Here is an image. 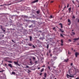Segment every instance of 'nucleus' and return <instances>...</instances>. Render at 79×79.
<instances>
[{
	"label": "nucleus",
	"instance_id": "obj_1",
	"mask_svg": "<svg viewBox=\"0 0 79 79\" xmlns=\"http://www.w3.org/2000/svg\"><path fill=\"white\" fill-rule=\"evenodd\" d=\"M66 76L67 78H69V77H74V76L73 75H69L68 74H67L66 75Z\"/></svg>",
	"mask_w": 79,
	"mask_h": 79
},
{
	"label": "nucleus",
	"instance_id": "obj_2",
	"mask_svg": "<svg viewBox=\"0 0 79 79\" xmlns=\"http://www.w3.org/2000/svg\"><path fill=\"white\" fill-rule=\"evenodd\" d=\"M0 26H1V29H2V31L3 32H5V30L3 28V27H2V26L1 25Z\"/></svg>",
	"mask_w": 79,
	"mask_h": 79
},
{
	"label": "nucleus",
	"instance_id": "obj_3",
	"mask_svg": "<svg viewBox=\"0 0 79 79\" xmlns=\"http://www.w3.org/2000/svg\"><path fill=\"white\" fill-rule=\"evenodd\" d=\"M14 63L16 64V65H17V66H20V65L18 64V62L17 61V62H16L15 61L14 62Z\"/></svg>",
	"mask_w": 79,
	"mask_h": 79
},
{
	"label": "nucleus",
	"instance_id": "obj_4",
	"mask_svg": "<svg viewBox=\"0 0 79 79\" xmlns=\"http://www.w3.org/2000/svg\"><path fill=\"white\" fill-rule=\"evenodd\" d=\"M38 1H39V0H34L33 2H31V4H32V3H36V2H38Z\"/></svg>",
	"mask_w": 79,
	"mask_h": 79
},
{
	"label": "nucleus",
	"instance_id": "obj_5",
	"mask_svg": "<svg viewBox=\"0 0 79 79\" xmlns=\"http://www.w3.org/2000/svg\"><path fill=\"white\" fill-rule=\"evenodd\" d=\"M39 39L42 40V41H43L44 40V39H45V37H41L39 38Z\"/></svg>",
	"mask_w": 79,
	"mask_h": 79
},
{
	"label": "nucleus",
	"instance_id": "obj_6",
	"mask_svg": "<svg viewBox=\"0 0 79 79\" xmlns=\"http://www.w3.org/2000/svg\"><path fill=\"white\" fill-rule=\"evenodd\" d=\"M68 23H68V25L70 26L71 24V20L69 19H68Z\"/></svg>",
	"mask_w": 79,
	"mask_h": 79
},
{
	"label": "nucleus",
	"instance_id": "obj_7",
	"mask_svg": "<svg viewBox=\"0 0 79 79\" xmlns=\"http://www.w3.org/2000/svg\"><path fill=\"white\" fill-rule=\"evenodd\" d=\"M32 23H33V26H35V25H34V24H35V20L32 21Z\"/></svg>",
	"mask_w": 79,
	"mask_h": 79
},
{
	"label": "nucleus",
	"instance_id": "obj_8",
	"mask_svg": "<svg viewBox=\"0 0 79 79\" xmlns=\"http://www.w3.org/2000/svg\"><path fill=\"white\" fill-rule=\"evenodd\" d=\"M79 55V52H76L75 53V55L76 57H77V55Z\"/></svg>",
	"mask_w": 79,
	"mask_h": 79
},
{
	"label": "nucleus",
	"instance_id": "obj_9",
	"mask_svg": "<svg viewBox=\"0 0 79 79\" xmlns=\"http://www.w3.org/2000/svg\"><path fill=\"white\" fill-rule=\"evenodd\" d=\"M8 66H9V67H10V68H13V67L12 66V65H11V64H8Z\"/></svg>",
	"mask_w": 79,
	"mask_h": 79
},
{
	"label": "nucleus",
	"instance_id": "obj_10",
	"mask_svg": "<svg viewBox=\"0 0 79 79\" xmlns=\"http://www.w3.org/2000/svg\"><path fill=\"white\" fill-rule=\"evenodd\" d=\"M31 67L29 66H26L24 68H28V69H30Z\"/></svg>",
	"mask_w": 79,
	"mask_h": 79
},
{
	"label": "nucleus",
	"instance_id": "obj_11",
	"mask_svg": "<svg viewBox=\"0 0 79 79\" xmlns=\"http://www.w3.org/2000/svg\"><path fill=\"white\" fill-rule=\"evenodd\" d=\"M59 30H60V31L61 32L63 33L64 32V31H63V30H62L61 28H60Z\"/></svg>",
	"mask_w": 79,
	"mask_h": 79
},
{
	"label": "nucleus",
	"instance_id": "obj_12",
	"mask_svg": "<svg viewBox=\"0 0 79 79\" xmlns=\"http://www.w3.org/2000/svg\"><path fill=\"white\" fill-rule=\"evenodd\" d=\"M68 59H65L64 60V62H67L68 60H69Z\"/></svg>",
	"mask_w": 79,
	"mask_h": 79
},
{
	"label": "nucleus",
	"instance_id": "obj_13",
	"mask_svg": "<svg viewBox=\"0 0 79 79\" xmlns=\"http://www.w3.org/2000/svg\"><path fill=\"white\" fill-rule=\"evenodd\" d=\"M47 45V47H46V48L47 49H48V48L49 47V44H46Z\"/></svg>",
	"mask_w": 79,
	"mask_h": 79
},
{
	"label": "nucleus",
	"instance_id": "obj_14",
	"mask_svg": "<svg viewBox=\"0 0 79 79\" xmlns=\"http://www.w3.org/2000/svg\"><path fill=\"white\" fill-rule=\"evenodd\" d=\"M41 35L42 36V37H45V34L44 33H43L41 34Z\"/></svg>",
	"mask_w": 79,
	"mask_h": 79
},
{
	"label": "nucleus",
	"instance_id": "obj_15",
	"mask_svg": "<svg viewBox=\"0 0 79 79\" xmlns=\"http://www.w3.org/2000/svg\"><path fill=\"white\" fill-rule=\"evenodd\" d=\"M52 58L53 59V60H55L57 59V57L56 56L53 57Z\"/></svg>",
	"mask_w": 79,
	"mask_h": 79
},
{
	"label": "nucleus",
	"instance_id": "obj_16",
	"mask_svg": "<svg viewBox=\"0 0 79 79\" xmlns=\"http://www.w3.org/2000/svg\"><path fill=\"white\" fill-rule=\"evenodd\" d=\"M79 39L78 38H75L73 39V40H75V41H76V40H79Z\"/></svg>",
	"mask_w": 79,
	"mask_h": 79
},
{
	"label": "nucleus",
	"instance_id": "obj_17",
	"mask_svg": "<svg viewBox=\"0 0 79 79\" xmlns=\"http://www.w3.org/2000/svg\"><path fill=\"white\" fill-rule=\"evenodd\" d=\"M44 77L45 78H46L47 77V73H44Z\"/></svg>",
	"mask_w": 79,
	"mask_h": 79
},
{
	"label": "nucleus",
	"instance_id": "obj_18",
	"mask_svg": "<svg viewBox=\"0 0 79 79\" xmlns=\"http://www.w3.org/2000/svg\"><path fill=\"white\" fill-rule=\"evenodd\" d=\"M29 38H30V41H32V36H30L29 37Z\"/></svg>",
	"mask_w": 79,
	"mask_h": 79
},
{
	"label": "nucleus",
	"instance_id": "obj_19",
	"mask_svg": "<svg viewBox=\"0 0 79 79\" xmlns=\"http://www.w3.org/2000/svg\"><path fill=\"white\" fill-rule=\"evenodd\" d=\"M25 18H27V19H29V18H31V17H30L29 18V17H28V16H26V17H25Z\"/></svg>",
	"mask_w": 79,
	"mask_h": 79
},
{
	"label": "nucleus",
	"instance_id": "obj_20",
	"mask_svg": "<svg viewBox=\"0 0 79 79\" xmlns=\"http://www.w3.org/2000/svg\"><path fill=\"white\" fill-rule=\"evenodd\" d=\"M44 68H43V69H42L41 70V73H42V72H43V71H44Z\"/></svg>",
	"mask_w": 79,
	"mask_h": 79
},
{
	"label": "nucleus",
	"instance_id": "obj_21",
	"mask_svg": "<svg viewBox=\"0 0 79 79\" xmlns=\"http://www.w3.org/2000/svg\"><path fill=\"white\" fill-rule=\"evenodd\" d=\"M36 13L37 14H39L40 13V11L38 10L36 11Z\"/></svg>",
	"mask_w": 79,
	"mask_h": 79
},
{
	"label": "nucleus",
	"instance_id": "obj_22",
	"mask_svg": "<svg viewBox=\"0 0 79 79\" xmlns=\"http://www.w3.org/2000/svg\"><path fill=\"white\" fill-rule=\"evenodd\" d=\"M26 16V15H22V18H25Z\"/></svg>",
	"mask_w": 79,
	"mask_h": 79
},
{
	"label": "nucleus",
	"instance_id": "obj_23",
	"mask_svg": "<svg viewBox=\"0 0 79 79\" xmlns=\"http://www.w3.org/2000/svg\"><path fill=\"white\" fill-rule=\"evenodd\" d=\"M48 68L49 71H51V70H52V69H50V68L49 66L48 67Z\"/></svg>",
	"mask_w": 79,
	"mask_h": 79
},
{
	"label": "nucleus",
	"instance_id": "obj_24",
	"mask_svg": "<svg viewBox=\"0 0 79 79\" xmlns=\"http://www.w3.org/2000/svg\"><path fill=\"white\" fill-rule=\"evenodd\" d=\"M60 37H64V36H63V35L61 33L60 34Z\"/></svg>",
	"mask_w": 79,
	"mask_h": 79
},
{
	"label": "nucleus",
	"instance_id": "obj_25",
	"mask_svg": "<svg viewBox=\"0 0 79 79\" xmlns=\"http://www.w3.org/2000/svg\"><path fill=\"white\" fill-rule=\"evenodd\" d=\"M12 74H15V72H12Z\"/></svg>",
	"mask_w": 79,
	"mask_h": 79
},
{
	"label": "nucleus",
	"instance_id": "obj_26",
	"mask_svg": "<svg viewBox=\"0 0 79 79\" xmlns=\"http://www.w3.org/2000/svg\"><path fill=\"white\" fill-rule=\"evenodd\" d=\"M68 73L69 74V75H71V72H70V71H69Z\"/></svg>",
	"mask_w": 79,
	"mask_h": 79
},
{
	"label": "nucleus",
	"instance_id": "obj_27",
	"mask_svg": "<svg viewBox=\"0 0 79 79\" xmlns=\"http://www.w3.org/2000/svg\"><path fill=\"white\" fill-rule=\"evenodd\" d=\"M49 18L50 19L53 18V16H52V15H51L50 16Z\"/></svg>",
	"mask_w": 79,
	"mask_h": 79
},
{
	"label": "nucleus",
	"instance_id": "obj_28",
	"mask_svg": "<svg viewBox=\"0 0 79 79\" xmlns=\"http://www.w3.org/2000/svg\"><path fill=\"white\" fill-rule=\"evenodd\" d=\"M8 63H12V61H8Z\"/></svg>",
	"mask_w": 79,
	"mask_h": 79
},
{
	"label": "nucleus",
	"instance_id": "obj_29",
	"mask_svg": "<svg viewBox=\"0 0 79 79\" xmlns=\"http://www.w3.org/2000/svg\"><path fill=\"white\" fill-rule=\"evenodd\" d=\"M23 1V0H21L19 1H18V2H17V3H19V2H21Z\"/></svg>",
	"mask_w": 79,
	"mask_h": 79
},
{
	"label": "nucleus",
	"instance_id": "obj_30",
	"mask_svg": "<svg viewBox=\"0 0 79 79\" xmlns=\"http://www.w3.org/2000/svg\"><path fill=\"white\" fill-rule=\"evenodd\" d=\"M68 10H69V11H71V7H70L69 8Z\"/></svg>",
	"mask_w": 79,
	"mask_h": 79
},
{
	"label": "nucleus",
	"instance_id": "obj_31",
	"mask_svg": "<svg viewBox=\"0 0 79 79\" xmlns=\"http://www.w3.org/2000/svg\"><path fill=\"white\" fill-rule=\"evenodd\" d=\"M72 33L73 35H75V33L74 32H72Z\"/></svg>",
	"mask_w": 79,
	"mask_h": 79
},
{
	"label": "nucleus",
	"instance_id": "obj_32",
	"mask_svg": "<svg viewBox=\"0 0 79 79\" xmlns=\"http://www.w3.org/2000/svg\"><path fill=\"white\" fill-rule=\"evenodd\" d=\"M11 41L12 42H14V44H15V41H14V40H12Z\"/></svg>",
	"mask_w": 79,
	"mask_h": 79
},
{
	"label": "nucleus",
	"instance_id": "obj_33",
	"mask_svg": "<svg viewBox=\"0 0 79 79\" xmlns=\"http://www.w3.org/2000/svg\"><path fill=\"white\" fill-rule=\"evenodd\" d=\"M10 30H13V31H15V28H13V29L11 28Z\"/></svg>",
	"mask_w": 79,
	"mask_h": 79
},
{
	"label": "nucleus",
	"instance_id": "obj_34",
	"mask_svg": "<svg viewBox=\"0 0 79 79\" xmlns=\"http://www.w3.org/2000/svg\"><path fill=\"white\" fill-rule=\"evenodd\" d=\"M28 45L29 46H32V44H28Z\"/></svg>",
	"mask_w": 79,
	"mask_h": 79
},
{
	"label": "nucleus",
	"instance_id": "obj_35",
	"mask_svg": "<svg viewBox=\"0 0 79 79\" xmlns=\"http://www.w3.org/2000/svg\"><path fill=\"white\" fill-rule=\"evenodd\" d=\"M25 21H26L27 22H28L29 21V20L27 19H25Z\"/></svg>",
	"mask_w": 79,
	"mask_h": 79
},
{
	"label": "nucleus",
	"instance_id": "obj_36",
	"mask_svg": "<svg viewBox=\"0 0 79 79\" xmlns=\"http://www.w3.org/2000/svg\"><path fill=\"white\" fill-rule=\"evenodd\" d=\"M55 29H56V27H54V28H53V30L54 31Z\"/></svg>",
	"mask_w": 79,
	"mask_h": 79
},
{
	"label": "nucleus",
	"instance_id": "obj_37",
	"mask_svg": "<svg viewBox=\"0 0 79 79\" xmlns=\"http://www.w3.org/2000/svg\"><path fill=\"white\" fill-rule=\"evenodd\" d=\"M14 16H15V15H12L11 16V18H13V17H14Z\"/></svg>",
	"mask_w": 79,
	"mask_h": 79
},
{
	"label": "nucleus",
	"instance_id": "obj_38",
	"mask_svg": "<svg viewBox=\"0 0 79 79\" xmlns=\"http://www.w3.org/2000/svg\"><path fill=\"white\" fill-rule=\"evenodd\" d=\"M66 6H65V7L63 8V10H65V8H66Z\"/></svg>",
	"mask_w": 79,
	"mask_h": 79
},
{
	"label": "nucleus",
	"instance_id": "obj_39",
	"mask_svg": "<svg viewBox=\"0 0 79 79\" xmlns=\"http://www.w3.org/2000/svg\"><path fill=\"white\" fill-rule=\"evenodd\" d=\"M48 40H50V39H46V41L47 42V41H48Z\"/></svg>",
	"mask_w": 79,
	"mask_h": 79
},
{
	"label": "nucleus",
	"instance_id": "obj_40",
	"mask_svg": "<svg viewBox=\"0 0 79 79\" xmlns=\"http://www.w3.org/2000/svg\"><path fill=\"white\" fill-rule=\"evenodd\" d=\"M76 2H77V3H79V0H76Z\"/></svg>",
	"mask_w": 79,
	"mask_h": 79
},
{
	"label": "nucleus",
	"instance_id": "obj_41",
	"mask_svg": "<svg viewBox=\"0 0 79 79\" xmlns=\"http://www.w3.org/2000/svg\"><path fill=\"white\" fill-rule=\"evenodd\" d=\"M74 69L75 70V71H76V70H77V69H76V68H74Z\"/></svg>",
	"mask_w": 79,
	"mask_h": 79
},
{
	"label": "nucleus",
	"instance_id": "obj_42",
	"mask_svg": "<svg viewBox=\"0 0 79 79\" xmlns=\"http://www.w3.org/2000/svg\"><path fill=\"white\" fill-rule=\"evenodd\" d=\"M60 27L61 28H63V25H60Z\"/></svg>",
	"mask_w": 79,
	"mask_h": 79
},
{
	"label": "nucleus",
	"instance_id": "obj_43",
	"mask_svg": "<svg viewBox=\"0 0 79 79\" xmlns=\"http://www.w3.org/2000/svg\"><path fill=\"white\" fill-rule=\"evenodd\" d=\"M31 27H32V26L30 25V26L29 27V28H31Z\"/></svg>",
	"mask_w": 79,
	"mask_h": 79
},
{
	"label": "nucleus",
	"instance_id": "obj_44",
	"mask_svg": "<svg viewBox=\"0 0 79 79\" xmlns=\"http://www.w3.org/2000/svg\"><path fill=\"white\" fill-rule=\"evenodd\" d=\"M68 5L67 6V7L68 8V7H69V4H67Z\"/></svg>",
	"mask_w": 79,
	"mask_h": 79
},
{
	"label": "nucleus",
	"instance_id": "obj_45",
	"mask_svg": "<svg viewBox=\"0 0 79 79\" xmlns=\"http://www.w3.org/2000/svg\"><path fill=\"white\" fill-rule=\"evenodd\" d=\"M73 63H71L70 64V66H72V65H73Z\"/></svg>",
	"mask_w": 79,
	"mask_h": 79
},
{
	"label": "nucleus",
	"instance_id": "obj_46",
	"mask_svg": "<svg viewBox=\"0 0 79 79\" xmlns=\"http://www.w3.org/2000/svg\"><path fill=\"white\" fill-rule=\"evenodd\" d=\"M69 42H71V40L70 39H69Z\"/></svg>",
	"mask_w": 79,
	"mask_h": 79
},
{
	"label": "nucleus",
	"instance_id": "obj_47",
	"mask_svg": "<svg viewBox=\"0 0 79 79\" xmlns=\"http://www.w3.org/2000/svg\"><path fill=\"white\" fill-rule=\"evenodd\" d=\"M30 64H32V61H30Z\"/></svg>",
	"mask_w": 79,
	"mask_h": 79
},
{
	"label": "nucleus",
	"instance_id": "obj_48",
	"mask_svg": "<svg viewBox=\"0 0 79 79\" xmlns=\"http://www.w3.org/2000/svg\"><path fill=\"white\" fill-rule=\"evenodd\" d=\"M61 44H63V40H61Z\"/></svg>",
	"mask_w": 79,
	"mask_h": 79
},
{
	"label": "nucleus",
	"instance_id": "obj_49",
	"mask_svg": "<svg viewBox=\"0 0 79 79\" xmlns=\"http://www.w3.org/2000/svg\"><path fill=\"white\" fill-rule=\"evenodd\" d=\"M42 74V73H41L40 74V76H41Z\"/></svg>",
	"mask_w": 79,
	"mask_h": 79
},
{
	"label": "nucleus",
	"instance_id": "obj_50",
	"mask_svg": "<svg viewBox=\"0 0 79 79\" xmlns=\"http://www.w3.org/2000/svg\"><path fill=\"white\" fill-rule=\"evenodd\" d=\"M72 2L74 4V1L73 0L72 1Z\"/></svg>",
	"mask_w": 79,
	"mask_h": 79
},
{
	"label": "nucleus",
	"instance_id": "obj_51",
	"mask_svg": "<svg viewBox=\"0 0 79 79\" xmlns=\"http://www.w3.org/2000/svg\"><path fill=\"white\" fill-rule=\"evenodd\" d=\"M73 19H74V18H75V17L74 16H73Z\"/></svg>",
	"mask_w": 79,
	"mask_h": 79
},
{
	"label": "nucleus",
	"instance_id": "obj_52",
	"mask_svg": "<svg viewBox=\"0 0 79 79\" xmlns=\"http://www.w3.org/2000/svg\"><path fill=\"white\" fill-rule=\"evenodd\" d=\"M59 25H60V26L62 25V24L61 23H60L59 24Z\"/></svg>",
	"mask_w": 79,
	"mask_h": 79
},
{
	"label": "nucleus",
	"instance_id": "obj_53",
	"mask_svg": "<svg viewBox=\"0 0 79 79\" xmlns=\"http://www.w3.org/2000/svg\"><path fill=\"white\" fill-rule=\"evenodd\" d=\"M12 26H13V27H15V26H15V25H13Z\"/></svg>",
	"mask_w": 79,
	"mask_h": 79
},
{
	"label": "nucleus",
	"instance_id": "obj_54",
	"mask_svg": "<svg viewBox=\"0 0 79 79\" xmlns=\"http://www.w3.org/2000/svg\"><path fill=\"white\" fill-rule=\"evenodd\" d=\"M11 5V3H10V4H8L7 5H8V6Z\"/></svg>",
	"mask_w": 79,
	"mask_h": 79
},
{
	"label": "nucleus",
	"instance_id": "obj_55",
	"mask_svg": "<svg viewBox=\"0 0 79 79\" xmlns=\"http://www.w3.org/2000/svg\"><path fill=\"white\" fill-rule=\"evenodd\" d=\"M7 32H8L9 33H10V31H7Z\"/></svg>",
	"mask_w": 79,
	"mask_h": 79
},
{
	"label": "nucleus",
	"instance_id": "obj_56",
	"mask_svg": "<svg viewBox=\"0 0 79 79\" xmlns=\"http://www.w3.org/2000/svg\"><path fill=\"white\" fill-rule=\"evenodd\" d=\"M3 5H4H4H8V4H3Z\"/></svg>",
	"mask_w": 79,
	"mask_h": 79
},
{
	"label": "nucleus",
	"instance_id": "obj_57",
	"mask_svg": "<svg viewBox=\"0 0 79 79\" xmlns=\"http://www.w3.org/2000/svg\"><path fill=\"white\" fill-rule=\"evenodd\" d=\"M45 65H44L42 66V67H45Z\"/></svg>",
	"mask_w": 79,
	"mask_h": 79
},
{
	"label": "nucleus",
	"instance_id": "obj_58",
	"mask_svg": "<svg viewBox=\"0 0 79 79\" xmlns=\"http://www.w3.org/2000/svg\"><path fill=\"white\" fill-rule=\"evenodd\" d=\"M40 69V67H38V69Z\"/></svg>",
	"mask_w": 79,
	"mask_h": 79
},
{
	"label": "nucleus",
	"instance_id": "obj_59",
	"mask_svg": "<svg viewBox=\"0 0 79 79\" xmlns=\"http://www.w3.org/2000/svg\"><path fill=\"white\" fill-rule=\"evenodd\" d=\"M32 47H33V48H35V46H34V45H33L32 46Z\"/></svg>",
	"mask_w": 79,
	"mask_h": 79
},
{
	"label": "nucleus",
	"instance_id": "obj_60",
	"mask_svg": "<svg viewBox=\"0 0 79 79\" xmlns=\"http://www.w3.org/2000/svg\"><path fill=\"white\" fill-rule=\"evenodd\" d=\"M2 37H4V35H2Z\"/></svg>",
	"mask_w": 79,
	"mask_h": 79
},
{
	"label": "nucleus",
	"instance_id": "obj_61",
	"mask_svg": "<svg viewBox=\"0 0 79 79\" xmlns=\"http://www.w3.org/2000/svg\"><path fill=\"white\" fill-rule=\"evenodd\" d=\"M28 71L29 72H31V70H28Z\"/></svg>",
	"mask_w": 79,
	"mask_h": 79
},
{
	"label": "nucleus",
	"instance_id": "obj_62",
	"mask_svg": "<svg viewBox=\"0 0 79 79\" xmlns=\"http://www.w3.org/2000/svg\"><path fill=\"white\" fill-rule=\"evenodd\" d=\"M53 1H52L51 2V3H53Z\"/></svg>",
	"mask_w": 79,
	"mask_h": 79
},
{
	"label": "nucleus",
	"instance_id": "obj_63",
	"mask_svg": "<svg viewBox=\"0 0 79 79\" xmlns=\"http://www.w3.org/2000/svg\"><path fill=\"white\" fill-rule=\"evenodd\" d=\"M75 79H79V78L78 77H77Z\"/></svg>",
	"mask_w": 79,
	"mask_h": 79
},
{
	"label": "nucleus",
	"instance_id": "obj_64",
	"mask_svg": "<svg viewBox=\"0 0 79 79\" xmlns=\"http://www.w3.org/2000/svg\"><path fill=\"white\" fill-rule=\"evenodd\" d=\"M79 19H78V23H79Z\"/></svg>",
	"mask_w": 79,
	"mask_h": 79
}]
</instances>
